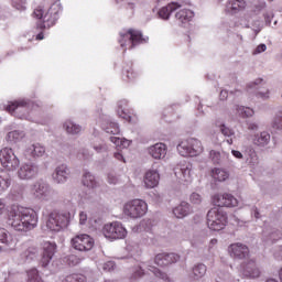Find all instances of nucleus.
Returning <instances> with one entry per match:
<instances>
[{
    "label": "nucleus",
    "mask_w": 282,
    "mask_h": 282,
    "mask_svg": "<svg viewBox=\"0 0 282 282\" xmlns=\"http://www.w3.org/2000/svg\"><path fill=\"white\" fill-rule=\"evenodd\" d=\"M247 131L248 133H252L253 135L256 134V131H259V123L257 121H247Z\"/></svg>",
    "instance_id": "obj_52"
},
{
    "label": "nucleus",
    "mask_w": 282,
    "mask_h": 282,
    "mask_svg": "<svg viewBox=\"0 0 282 282\" xmlns=\"http://www.w3.org/2000/svg\"><path fill=\"white\" fill-rule=\"evenodd\" d=\"M272 19H274V13L272 11H267L264 13L265 25H272Z\"/></svg>",
    "instance_id": "obj_58"
},
{
    "label": "nucleus",
    "mask_w": 282,
    "mask_h": 282,
    "mask_svg": "<svg viewBox=\"0 0 282 282\" xmlns=\"http://www.w3.org/2000/svg\"><path fill=\"white\" fill-rule=\"evenodd\" d=\"M87 278L83 274H70L66 276L62 282H86Z\"/></svg>",
    "instance_id": "obj_49"
},
{
    "label": "nucleus",
    "mask_w": 282,
    "mask_h": 282,
    "mask_svg": "<svg viewBox=\"0 0 282 282\" xmlns=\"http://www.w3.org/2000/svg\"><path fill=\"white\" fill-rule=\"evenodd\" d=\"M39 175V165L36 163H24L18 170V177L22 181L34 180Z\"/></svg>",
    "instance_id": "obj_20"
},
{
    "label": "nucleus",
    "mask_w": 282,
    "mask_h": 282,
    "mask_svg": "<svg viewBox=\"0 0 282 282\" xmlns=\"http://www.w3.org/2000/svg\"><path fill=\"white\" fill-rule=\"evenodd\" d=\"M152 272L156 279H161L164 282H173V279L169 276L165 272L154 267L151 261L141 262L132 268V279H142V276Z\"/></svg>",
    "instance_id": "obj_8"
},
{
    "label": "nucleus",
    "mask_w": 282,
    "mask_h": 282,
    "mask_svg": "<svg viewBox=\"0 0 282 282\" xmlns=\"http://www.w3.org/2000/svg\"><path fill=\"white\" fill-rule=\"evenodd\" d=\"M265 10V2H259L251 8H248L246 0H229L225 4V12L227 14H239L245 12L242 17L238 18L229 28L234 30H252L256 34H259L263 30V22L259 18V14Z\"/></svg>",
    "instance_id": "obj_1"
},
{
    "label": "nucleus",
    "mask_w": 282,
    "mask_h": 282,
    "mask_svg": "<svg viewBox=\"0 0 282 282\" xmlns=\"http://www.w3.org/2000/svg\"><path fill=\"white\" fill-rule=\"evenodd\" d=\"M107 182L108 184H113V185L118 184L119 180L116 173L113 172L108 173Z\"/></svg>",
    "instance_id": "obj_55"
},
{
    "label": "nucleus",
    "mask_w": 282,
    "mask_h": 282,
    "mask_svg": "<svg viewBox=\"0 0 282 282\" xmlns=\"http://www.w3.org/2000/svg\"><path fill=\"white\" fill-rule=\"evenodd\" d=\"M118 43L127 52V50H133L137 45L149 43V36H143L141 31L130 29L120 32Z\"/></svg>",
    "instance_id": "obj_6"
},
{
    "label": "nucleus",
    "mask_w": 282,
    "mask_h": 282,
    "mask_svg": "<svg viewBox=\"0 0 282 282\" xmlns=\"http://www.w3.org/2000/svg\"><path fill=\"white\" fill-rule=\"evenodd\" d=\"M101 129L110 135H120V124L107 116L101 117Z\"/></svg>",
    "instance_id": "obj_28"
},
{
    "label": "nucleus",
    "mask_w": 282,
    "mask_h": 282,
    "mask_svg": "<svg viewBox=\"0 0 282 282\" xmlns=\"http://www.w3.org/2000/svg\"><path fill=\"white\" fill-rule=\"evenodd\" d=\"M12 184V176L8 173V170L0 169V191H8Z\"/></svg>",
    "instance_id": "obj_44"
},
{
    "label": "nucleus",
    "mask_w": 282,
    "mask_h": 282,
    "mask_svg": "<svg viewBox=\"0 0 282 282\" xmlns=\"http://www.w3.org/2000/svg\"><path fill=\"white\" fill-rule=\"evenodd\" d=\"M6 210V202H3V199H0V215H3Z\"/></svg>",
    "instance_id": "obj_64"
},
{
    "label": "nucleus",
    "mask_w": 282,
    "mask_h": 282,
    "mask_svg": "<svg viewBox=\"0 0 282 282\" xmlns=\"http://www.w3.org/2000/svg\"><path fill=\"white\" fill-rule=\"evenodd\" d=\"M228 253L232 259L243 260L250 257V249L241 242L231 243L228 247Z\"/></svg>",
    "instance_id": "obj_21"
},
{
    "label": "nucleus",
    "mask_w": 282,
    "mask_h": 282,
    "mask_svg": "<svg viewBox=\"0 0 282 282\" xmlns=\"http://www.w3.org/2000/svg\"><path fill=\"white\" fill-rule=\"evenodd\" d=\"M175 17L181 25H186V23L193 21V17H195V13L191 9L183 8L176 12Z\"/></svg>",
    "instance_id": "obj_40"
},
{
    "label": "nucleus",
    "mask_w": 282,
    "mask_h": 282,
    "mask_svg": "<svg viewBox=\"0 0 282 282\" xmlns=\"http://www.w3.org/2000/svg\"><path fill=\"white\" fill-rule=\"evenodd\" d=\"M189 202L192 204H194L195 206H199V204H202L203 202V198L202 196L199 195V193H192L191 196H189Z\"/></svg>",
    "instance_id": "obj_53"
},
{
    "label": "nucleus",
    "mask_w": 282,
    "mask_h": 282,
    "mask_svg": "<svg viewBox=\"0 0 282 282\" xmlns=\"http://www.w3.org/2000/svg\"><path fill=\"white\" fill-rule=\"evenodd\" d=\"M231 155L236 158V160H243V153L238 150H231Z\"/></svg>",
    "instance_id": "obj_61"
},
{
    "label": "nucleus",
    "mask_w": 282,
    "mask_h": 282,
    "mask_svg": "<svg viewBox=\"0 0 282 282\" xmlns=\"http://www.w3.org/2000/svg\"><path fill=\"white\" fill-rule=\"evenodd\" d=\"M113 268H116V262H113V261H108V262L104 263V265H102V270H105V272H111V270H113Z\"/></svg>",
    "instance_id": "obj_59"
},
{
    "label": "nucleus",
    "mask_w": 282,
    "mask_h": 282,
    "mask_svg": "<svg viewBox=\"0 0 282 282\" xmlns=\"http://www.w3.org/2000/svg\"><path fill=\"white\" fill-rule=\"evenodd\" d=\"M212 202L215 206H218V208H236V206H239V200L229 193L215 194Z\"/></svg>",
    "instance_id": "obj_19"
},
{
    "label": "nucleus",
    "mask_w": 282,
    "mask_h": 282,
    "mask_svg": "<svg viewBox=\"0 0 282 282\" xmlns=\"http://www.w3.org/2000/svg\"><path fill=\"white\" fill-rule=\"evenodd\" d=\"M89 217L87 216V212L79 213V226H87Z\"/></svg>",
    "instance_id": "obj_56"
},
{
    "label": "nucleus",
    "mask_w": 282,
    "mask_h": 282,
    "mask_svg": "<svg viewBox=\"0 0 282 282\" xmlns=\"http://www.w3.org/2000/svg\"><path fill=\"white\" fill-rule=\"evenodd\" d=\"M7 224L18 232H30L39 226V214L32 208L13 205L8 213Z\"/></svg>",
    "instance_id": "obj_2"
},
{
    "label": "nucleus",
    "mask_w": 282,
    "mask_h": 282,
    "mask_svg": "<svg viewBox=\"0 0 282 282\" xmlns=\"http://www.w3.org/2000/svg\"><path fill=\"white\" fill-rule=\"evenodd\" d=\"M243 153L246 155V164L250 166V169H254L259 165V156L257 155V151L252 145H246L242 148Z\"/></svg>",
    "instance_id": "obj_32"
},
{
    "label": "nucleus",
    "mask_w": 282,
    "mask_h": 282,
    "mask_svg": "<svg viewBox=\"0 0 282 282\" xmlns=\"http://www.w3.org/2000/svg\"><path fill=\"white\" fill-rule=\"evenodd\" d=\"M247 91L254 94L258 100H270V89L263 86V79H256L247 85Z\"/></svg>",
    "instance_id": "obj_16"
},
{
    "label": "nucleus",
    "mask_w": 282,
    "mask_h": 282,
    "mask_svg": "<svg viewBox=\"0 0 282 282\" xmlns=\"http://www.w3.org/2000/svg\"><path fill=\"white\" fill-rule=\"evenodd\" d=\"M180 261V254L177 253H159L154 258L155 265L160 268H166V265H172V263H177Z\"/></svg>",
    "instance_id": "obj_25"
},
{
    "label": "nucleus",
    "mask_w": 282,
    "mask_h": 282,
    "mask_svg": "<svg viewBox=\"0 0 282 282\" xmlns=\"http://www.w3.org/2000/svg\"><path fill=\"white\" fill-rule=\"evenodd\" d=\"M180 155L183 158H197L204 153L202 141L195 138H189L181 141L176 147Z\"/></svg>",
    "instance_id": "obj_11"
},
{
    "label": "nucleus",
    "mask_w": 282,
    "mask_h": 282,
    "mask_svg": "<svg viewBox=\"0 0 282 282\" xmlns=\"http://www.w3.org/2000/svg\"><path fill=\"white\" fill-rule=\"evenodd\" d=\"M182 8V4L172 2L163 8H161L158 12L160 19H163V21H169L171 19V14L175 12V10H180Z\"/></svg>",
    "instance_id": "obj_37"
},
{
    "label": "nucleus",
    "mask_w": 282,
    "mask_h": 282,
    "mask_svg": "<svg viewBox=\"0 0 282 282\" xmlns=\"http://www.w3.org/2000/svg\"><path fill=\"white\" fill-rule=\"evenodd\" d=\"M6 131H8L6 140L9 144H17L25 138V132L21 130H12V126H7Z\"/></svg>",
    "instance_id": "obj_31"
},
{
    "label": "nucleus",
    "mask_w": 282,
    "mask_h": 282,
    "mask_svg": "<svg viewBox=\"0 0 282 282\" xmlns=\"http://www.w3.org/2000/svg\"><path fill=\"white\" fill-rule=\"evenodd\" d=\"M149 212V204L144 199L133 198L124 203L123 215L129 219H141Z\"/></svg>",
    "instance_id": "obj_9"
},
{
    "label": "nucleus",
    "mask_w": 282,
    "mask_h": 282,
    "mask_svg": "<svg viewBox=\"0 0 282 282\" xmlns=\"http://www.w3.org/2000/svg\"><path fill=\"white\" fill-rule=\"evenodd\" d=\"M131 107H129V100L121 99L117 104V115L119 118H122L127 122H131V113H132Z\"/></svg>",
    "instance_id": "obj_29"
},
{
    "label": "nucleus",
    "mask_w": 282,
    "mask_h": 282,
    "mask_svg": "<svg viewBox=\"0 0 282 282\" xmlns=\"http://www.w3.org/2000/svg\"><path fill=\"white\" fill-rule=\"evenodd\" d=\"M173 215L177 219H184V217H188V215H193V207L187 202H182L173 209Z\"/></svg>",
    "instance_id": "obj_34"
},
{
    "label": "nucleus",
    "mask_w": 282,
    "mask_h": 282,
    "mask_svg": "<svg viewBox=\"0 0 282 282\" xmlns=\"http://www.w3.org/2000/svg\"><path fill=\"white\" fill-rule=\"evenodd\" d=\"M207 268L204 263L195 264L192 269L191 279L194 281H199V279H204L206 276Z\"/></svg>",
    "instance_id": "obj_42"
},
{
    "label": "nucleus",
    "mask_w": 282,
    "mask_h": 282,
    "mask_svg": "<svg viewBox=\"0 0 282 282\" xmlns=\"http://www.w3.org/2000/svg\"><path fill=\"white\" fill-rule=\"evenodd\" d=\"M82 184L86 186V188H97L98 181H96V176H94L91 172L85 170L82 178Z\"/></svg>",
    "instance_id": "obj_41"
},
{
    "label": "nucleus",
    "mask_w": 282,
    "mask_h": 282,
    "mask_svg": "<svg viewBox=\"0 0 282 282\" xmlns=\"http://www.w3.org/2000/svg\"><path fill=\"white\" fill-rule=\"evenodd\" d=\"M63 129L68 135H78L83 131V126L72 119H67L63 122Z\"/></svg>",
    "instance_id": "obj_39"
},
{
    "label": "nucleus",
    "mask_w": 282,
    "mask_h": 282,
    "mask_svg": "<svg viewBox=\"0 0 282 282\" xmlns=\"http://www.w3.org/2000/svg\"><path fill=\"white\" fill-rule=\"evenodd\" d=\"M268 50V46L265 44H259L252 52L253 56H257L259 54H263Z\"/></svg>",
    "instance_id": "obj_57"
},
{
    "label": "nucleus",
    "mask_w": 282,
    "mask_h": 282,
    "mask_svg": "<svg viewBox=\"0 0 282 282\" xmlns=\"http://www.w3.org/2000/svg\"><path fill=\"white\" fill-rule=\"evenodd\" d=\"M29 195L40 202H52L56 197V189L52 188L50 183L37 180L29 186Z\"/></svg>",
    "instance_id": "obj_5"
},
{
    "label": "nucleus",
    "mask_w": 282,
    "mask_h": 282,
    "mask_svg": "<svg viewBox=\"0 0 282 282\" xmlns=\"http://www.w3.org/2000/svg\"><path fill=\"white\" fill-rule=\"evenodd\" d=\"M145 188H155L160 184V172L158 170H149L144 175Z\"/></svg>",
    "instance_id": "obj_33"
},
{
    "label": "nucleus",
    "mask_w": 282,
    "mask_h": 282,
    "mask_svg": "<svg viewBox=\"0 0 282 282\" xmlns=\"http://www.w3.org/2000/svg\"><path fill=\"white\" fill-rule=\"evenodd\" d=\"M273 257L275 259H278V261H281L282 260V246L281 247H278L274 252H273Z\"/></svg>",
    "instance_id": "obj_60"
},
{
    "label": "nucleus",
    "mask_w": 282,
    "mask_h": 282,
    "mask_svg": "<svg viewBox=\"0 0 282 282\" xmlns=\"http://www.w3.org/2000/svg\"><path fill=\"white\" fill-rule=\"evenodd\" d=\"M93 149L95 152L102 154V153H109L111 148L105 141H100V142L93 143Z\"/></svg>",
    "instance_id": "obj_47"
},
{
    "label": "nucleus",
    "mask_w": 282,
    "mask_h": 282,
    "mask_svg": "<svg viewBox=\"0 0 282 282\" xmlns=\"http://www.w3.org/2000/svg\"><path fill=\"white\" fill-rule=\"evenodd\" d=\"M39 257V249L34 247H23L20 252V263H28L30 261H34Z\"/></svg>",
    "instance_id": "obj_35"
},
{
    "label": "nucleus",
    "mask_w": 282,
    "mask_h": 282,
    "mask_svg": "<svg viewBox=\"0 0 282 282\" xmlns=\"http://www.w3.org/2000/svg\"><path fill=\"white\" fill-rule=\"evenodd\" d=\"M234 111L239 118H252L254 116V110L246 106L235 105Z\"/></svg>",
    "instance_id": "obj_45"
},
{
    "label": "nucleus",
    "mask_w": 282,
    "mask_h": 282,
    "mask_svg": "<svg viewBox=\"0 0 282 282\" xmlns=\"http://www.w3.org/2000/svg\"><path fill=\"white\" fill-rule=\"evenodd\" d=\"M174 175L181 184H191L193 182V164L183 161L174 169Z\"/></svg>",
    "instance_id": "obj_15"
},
{
    "label": "nucleus",
    "mask_w": 282,
    "mask_h": 282,
    "mask_svg": "<svg viewBox=\"0 0 282 282\" xmlns=\"http://www.w3.org/2000/svg\"><path fill=\"white\" fill-rule=\"evenodd\" d=\"M54 254H56V243L50 241L44 242L41 260L43 268H47V265H50V262L54 259Z\"/></svg>",
    "instance_id": "obj_26"
},
{
    "label": "nucleus",
    "mask_w": 282,
    "mask_h": 282,
    "mask_svg": "<svg viewBox=\"0 0 282 282\" xmlns=\"http://www.w3.org/2000/svg\"><path fill=\"white\" fill-rule=\"evenodd\" d=\"M43 104L41 101H32L30 99H18L15 101H9L4 109L14 118L20 120H29V122H40V124H46L45 121H36L34 118V111L41 108Z\"/></svg>",
    "instance_id": "obj_3"
},
{
    "label": "nucleus",
    "mask_w": 282,
    "mask_h": 282,
    "mask_svg": "<svg viewBox=\"0 0 282 282\" xmlns=\"http://www.w3.org/2000/svg\"><path fill=\"white\" fill-rule=\"evenodd\" d=\"M123 77L127 80H135V78L140 77V73L134 72L133 67L128 66V67L123 68Z\"/></svg>",
    "instance_id": "obj_48"
},
{
    "label": "nucleus",
    "mask_w": 282,
    "mask_h": 282,
    "mask_svg": "<svg viewBox=\"0 0 282 282\" xmlns=\"http://www.w3.org/2000/svg\"><path fill=\"white\" fill-rule=\"evenodd\" d=\"M110 142L115 144L117 149V151L113 152L112 156L117 160V162L127 164V159L124 158V154H122L121 149H129V147H131V140L120 137H110Z\"/></svg>",
    "instance_id": "obj_18"
},
{
    "label": "nucleus",
    "mask_w": 282,
    "mask_h": 282,
    "mask_svg": "<svg viewBox=\"0 0 282 282\" xmlns=\"http://www.w3.org/2000/svg\"><path fill=\"white\" fill-rule=\"evenodd\" d=\"M12 8L23 12V10H25V0H12Z\"/></svg>",
    "instance_id": "obj_54"
},
{
    "label": "nucleus",
    "mask_w": 282,
    "mask_h": 282,
    "mask_svg": "<svg viewBox=\"0 0 282 282\" xmlns=\"http://www.w3.org/2000/svg\"><path fill=\"white\" fill-rule=\"evenodd\" d=\"M209 160H212L214 164H224L230 161V154L226 151L219 152L216 150H212L209 152Z\"/></svg>",
    "instance_id": "obj_38"
},
{
    "label": "nucleus",
    "mask_w": 282,
    "mask_h": 282,
    "mask_svg": "<svg viewBox=\"0 0 282 282\" xmlns=\"http://www.w3.org/2000/svg\"><path fill=\"white\" fill-rule=\"evenodd\" d=\"M0 162L7 171H17L21 165V161L12 148H3L0 151Z\"/></svg>",
    "instance_id": "obj_13"
},
{
    "label": "nucleus",
    "mask_w": 282,
    "mask_h": 282,
    "mask_svg": "<svg viewBox=\"0 0 282 282\" xmlns=\"http://www.w3.org/2000/svg\"><path fill=\"white\" fill-rule=\"evenodd\" d=\"M72 176V171L67 164L57 165L53 172V180L56 184H65Z\"/></svg>",
    "instance_id": "obj_24"
},
{
    "label": "nucleus",
    "mask_w": 282,
    "mask_h": 282,
    "mask_svg": "<svg viewBox=\"0 0 282 282\" xmlns=\"http://www.w3.org/2000/svg\"><path fill=\"white\" fill-rule=\"evenodd\" d=\"M273 129H276V131H282V110H280L274 119H273V123H272Z\"/></svg>",
    "instance_id": "obj_50"
},
{
    "label": "nucleus",
    "mask_w": 282,
    "mask_h": 282,
    "mask_svg": "<svg viewBox=\"0 0 282 282\" xmlns=\"http://www.w3.org/2000/svg\"><path fill=\"white\" fill-rule=\"evenodd\" d=\"M210 176L213 180H215V182H226V180L230 177V173H228V171L225 169L215 167L212 170Z\"/></svg>",
    "instance_id": "obj_43"
},
{
    "label": "nucleus",
    "mask_w": 282,
    "mask_h": 282,
    "mask_svg": "<svg viewBox=\"0 0 282 282\" xmlns=\"http://www.w3.org/2000/svg\"><path fill=\"white\" fill-rule=\"evenodd\" d=\"M219 130L225 138H232V135H235V130L226 124H220Z\"/></svg>",
    "instance_id": "obj_51"
},
{
    "label": "nucleus",
    "mask_w": 282,
    "mask_h": 282,
    "mask_svg": "<svg viewBox=\"0 0 282 282\" xmlns=\"http://www.w3.org/2000/svg\"><path fill=\"white\" fill-rule=\"evenodd\" d=\"M101 232L104 237L110 241L126 239L128 235L127 228L120 221H112L104 225Z\"/></svg>",
    "instance_id": "obj_12"
},
{
    "label": "nucleus",
    "mask_w": 282,
    "mask_h": 282,
    "mask_svg": "<svg viewBox=\"0 0 282 282\" xmlns=\"http://www.w3.org/2000/svg\"><path fill=\"white\" fill-rule=\"evenodd\" d=\"M0 243L7 246L9 250H14V248H17L14 236H12L6 228H0Z\"/></svg>",
    "instance_id": "obj_36"
},
{
    "label": "nucleus",
    "mask_w": 282,
    "mask_h": 282,
    "mask_svg": "<svg viewBox=\"0 0 282 282\" xmlns=\"http://www.w3.org/2000/svg\"><path fill=\"white\" fill-rule=\"evenodd\" d=\"M127 10L129 11L130 17L133 15V12H135V3L133 2L128 3Z\"/></svg>",
    "instance_id": "obj_62"
},
{
    "label": "nucleus",
    "mask_w": 282,
    "mask_h": 282,
    "mask_svg": "<svg viewBox=\"0 0 282 282\" xmlns=\"http://www.w3.org/2000/svg\"><path fill=\"white\" fill-rule=\"evenodd\" d=\"M228 94H230V90H228V89H223V90L220 91V100H226V99H228Z\"/></svg>",
    "instance_id": "obj_63"
},
{
    "label": "nucleus",
    "mask_w": 282,
    "mask_h": 282,
    "mask_svg": "<svg viewBox=\"0 0 282 282\" xmlns=\"http://www.w3.org/2000/svg\"><path fill=\"white\" fill-rule=\"evenodd\" d=\"M132 230L133 232H143V242L147 246H155V234H153V223L151 220H141Z\"/></svg>",
    "instance_id": "obj_14"
},
{
    "label": "nucleus",
    "mask_w": 282,
    "mask_h": 282,
    "mask_svg": "<svg viewBox=\"0 0 282 282\" xmlns=\"http://www.w3.org/2000/svg\"><path fill=\"white\" fill-rule=\"evenodd\" d=\"M240 272L245 279H259L261 276V269H259L254 260L243 262L240 265Z\"/></svg>",
    "instance_id": "obj_22"
},
{
    "label": "nucleus",
    "mask_w": 282,
    "mask_h": 282,
    "mask_svg": "<svg viewBox=\"0 0 282 282\" xmlns=\"http://www.w3.org/2000/svg\"><path fill=\"white\" fill-rule=\"evenodd\" d=\"M72 247L74 250H78L79 252H89L94 248V238L86 234H80L75 236L70 240Z\"/></svg>",
    "instance_id": "obj_17"
},
{
    "label": "nucleus",
    "mask_w": 282,
    "mask_h": 282,
    "mask_svg": "<svg viewBox=\"0 0 282 282\" xmlns=\"http://www.w3.org/2000/svg\"><path fill=\"white\" fill-rule=\"evenodd\" d=\"M228 225V214L221 207H214L207 213V226L209 230L219 232Z\"/></svg>",
    "instance_id": "obj_10"
},
{
    "label": "nucleus",
    "mask_w": 282,
    "mask_h": 282,
    "mask_svg": "<svg viewBox=\"0 0 282 282\" xmlns=\"http://www.w3.org/2000/svg\"><path fill=\"white\" fill-rule=\"evenodd\" d=\"M24 155L33 160L43 158V155H45V148L41 143H33L25 149Z\"/></svg>",
    "instance_id": "obj_30"
},
{
    "label": "nucleus",
    "mask_w": 282,
    "mask_h": 282,
    "mask_svg": "<svg viewBox=\"0 0 282 282\" xmlns=\"http://www.w3.org/2000/svg\"><path fill=\"white\" fill-rule=\"evenodd\" d=\"M84 260L85 258L83 257H78L76 254H68L63 258V263H65L69 268H75V265H80V263H83Z\"/></svg>",
    "instance_id": "obj_46"
},
{
    "label": "nucleus",
    "mask_w": 282,
    "mask_h": 282,
    "mask_svg": "<svg viewBox=\"0 0 282 282\" xmlns=\"http://www.w3.org/2000/svg\"><path fill=\"white\" fill-rule=\"evenodd\" d=\"M62 10L61 1H55L48 10H45L43 7H37L33 12L34 17L40 19L37 30H50V28L56 25L58 14H61Z\"/></svg>",
    "instance_id": "obj_4"
},
{
    "label": "nucleus",
    "mask_w": 282,
    "mask_h": 282,
    "mask_svg": "<svg viewBox=\"0 0 282 282\" xmlns=\"http://www.w3.org/2000/svg\"><path fill=\"white\" fill-rule=\"evenodd\" d=\"M247 140H250L254 147L259 149H265L270 144L271 135L268 131H262L260 133H247Z\"/></svg>",
    "instance_id": "obj_23"
},
{
    "label": "nucleus",
    "mask_w": 282,
    "mask_h": 282,
    "mask_svg": "<svg viewBox=\"0 0 282 282\" xmlns=\"http://www.w3.org/2000/svg\"><path fill=\"white\" fill-rule=\"evenodd\" d=\"M148 153L153 160H164L169 153V147L165 143L159 142L148 148Z\"/></svg>",
    "instance_id": "obj_27"
},
{
    "label": "nucleus",
    "mask_w": 282,
    "mask_h": 282,
    "mask_svg": "<svg viewBox=\"0 0 282 282\" xmlns=\"http://www.w3.org/2000/svg\"><path fill=\"white\" fill-rule=\"evenodd\" d=\"M74 215L69 212H53L48 215L46 220V228L51 232H61L69 226Z\"/></svg>",
    "instance_id": "obj_7"
}]
</instances>
